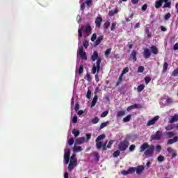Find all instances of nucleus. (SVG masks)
<instances>
[{
    "instance_id": "obj_1",
    "label": "nucleus",
    "mask_w": 178,
    "mask_h": 178,
    "mask_svg": "<svg viewBox=\"0 0 178 178\" xmlns=\"http://www.w3.org/2000/svg\"><path fill=\"white\" fill-rule=\"evenodd\" d=\"M91 60L92 62H96V65L93 64L92 67V74H95V73H99V70H101V62L102 59L101 57L98 56V51H94L92 55L91 56Z\"/></svg>"
},
{
    "instance_id": "obj_2",
    "label": "nucleus",
    "mask_w": 178,
    "mask_h": 178,
    "mask_svg": "<svg viewBox=\"0 0 178 178\" xmlns=\"http://www.w3.org/2000/svg\"><path fill=\"white\" fill-rule=\"evenodd\" d=\"M154 151H155V145H149L148 143H145L140 147V152H144V155L146 157L151 158L153 156Z\"/></svg>"
},
{
    "instance_id": "obj_3",
    "label": "nucleus",
    "mask_w": 178,
    "mask_h": 178,
    "mask_svg": "<svg viewBox=\"0 0 178 178\" xmlns=\"http://www.w3.org/2000/svg\"><path fill=\"white\" fill-rule=\"evenodd\" d=\"M83 31L86 33V35H90L91 32L92 31V28H91V25H83L78 29V40H81L83 37Z\"/></svg>"
},
{
    "instance_id": "obj_4",
    "label": "nucleus",
    "mask_w": 178,
    "mask_h": 178,
    "mask_svg": "<svg viewBox=\"0 0 178 178\" xmlns=\"http://www.w3.org/2000/svg\"><path fill=\"white\" fill-rule=\"evenodd\" d=\"M129 140H124L120 143L118 145V149L120 151H126L127 148H129Z\"/></svg>"
},
{
    "instance_id": "obj_5",
    "label": "nucleus",
    "mask_w": 178,
    "mask_h": 178,
    "mask_svg": "<svg viewBox=\"0 0 178 178\" xmlns=\"http://www.w3.org/2000/svg\"><path fill=\"white\" fill-rule=\"evenodd\" d=\"M152 140H159L162 138V132L161 131H157L155 134L151 136Z\"/></svg>"
},
{
    "instance_id": "obj_6",
    "label": "nucleus",
    "mask_w": 178,
    "mask_h": 178,
    "mask_svg": "<svg viewBox=\"0 0 178 178\" xmlns=\"http://www.w3.org/2000/svg\"><path fill=\"white\" fill-rule=\"evenodd\" d=\"M143 55L145 59H149V58H151L152 55L151 50L148 48H144Z\"/></svg>"
},
{
    "instance_id": "obj_7",
    "label": "nucleus",
    "mask_w": 178,
    "mask_h": 178,
    "mask_svg": "<svg viewBox=\"0 0 178 178\" xmlns=\"http://www.w3.org/2000/svg\"><path fill=\"white\" fill-rule=\"evenodd\" d=\"M76 166H77V160L70 161L68 165V170L72 172V170H73Z\"/></svg>"
},
{
    "instance_id": "obj_8",
    "label": "nucleus",
    "mask_w": 178,
    "mask_h": 178,
    "mask_svg": "<svg viewBox=\"0 0 178 178\" xmlns=\"http://www.w3.org/2000/svg\"><path fill=\"white\" fill-rule=\"evenodd\" d=\"M79 55L81 59H85V60H87V54L86 53V51H84V49H83V47H79Z\"/></svg>"
},
{
    "instance_id": "obj_9",
    "label": "nucleus",
    "mask_w": 178,
    "mask_h": 178,
    "mask_svg": "<svg viewBox=\"0 0 178 178\" xmlns=\"http://www.w3.org/2000/svg\"><path fill=\"white\" fill-rule=\"evenodd\" d=\"M158 120H159V116H155L154 118H152V120H149L147 123V126H152V124H155V123H156V122H158Z\"/></svg>"
},
{
    "instance_id": "obj_10",
    "label": "nucleus",
    "mask_w": 178,
    "mask_h": 178,
    "mask_svg": "<svg viewBox=\"0 0 178 178\" xmlns=\"http://www.w3.org/2000/svg\"><path fill=\"white\" fill-rule=\"evenodd\" d=\"M96 27L101 29V24H102V17H97L95 22Z\"/></svg>"
},
{
    "instance_id": "obj_11",
    "label": "nucleus",
    "mask_w": 178,
    "mask_h": 178,
    "mask_svg": "<svg viewBox=\"0 0 178 178\" xmlns=\"http://www.w3.org/2000/svg\"><path fill=\"white\" fill-rule=\"evenodd\" d=\"M129 60H134V62L137 61V51L135 50L132 51L130 54Z\"/></svg>"
},
{
    "instance_id": "obj_12",
    "label": "nucleus",
    "mask_w": 178,
    "mask_h": 178,
    "mask_svg": "<svg viewBox=\"0 0 178 178\" xmlns=\"http://www.w3.org/2000/svg\"><path fill=\"white\" fill-rule=\"evenodd\" d=\"M176 122H178V115H174L170 117L168 123H176Z\"/></svg>"
},
{
    "instance_id": "obj_13",
    "label": "nucleus",
    "mask_w": 178,
    "mask_h": 178,
    "mask_svg": "<svg viewBox=\"0 0 178 178\" xmlns=\"http://www.w3.org/2000/svg\"><path fill=\"white\" fill-rule=\"evenodd\" d=\"M85 141L86 137L78 138L76 139L75 144H76L77 145H80L81 144H83Z\"/></svg>"
},
{
    "instance_id": "obj_14",
    "label": "nucleus",
    "mask_w": 178,
    "mask_h": 178,
    "mask_svg": "<svg viewBox=\"0 0 178 178\" xmlns=\"http://www.w3.org/2000/svg\"><path fill=\"white\" fill-rule=\"evenodd\" d=\"M138 108H141L140 104H134L127 107V112H130V111L133 109H138Z\"/></svg>"
},
{
    "instance_id": "obj_15",
    "label": "nucleus",
    "mask_w": 178,
    "mask_h": 178,
    "mask_svg": "<svg viewBox=\"0 0 178 178\" xmlns=\"http://www.w3.org/2000/svg\"><path fill=\"white\" fill-rule=\"evenodd\" d=\"M104 41V35H100L97 38V40L95 42V47H97Z\"/></svg>"
},
{
    "instance_id": "obj_16",
    "label": "nucleus",
    "mask_w": 178,
    "mask_h": 178,
    "mask_svg": "<svg viewBox=\"0 0 178 178\" xmlns=\"http://www.w3.org/2000/svg\"><path fill=\"white\" fill-rule=\"evenodd\" d=\"M136 172L137 175H141L143 172H144V166L138 165L137 168H136Z\"/></svg>"
},
{
    "instance_id": "obj_17",
    "label": "nucleus",
    "mask_w": 178,
    "mask_h": 178,
    "mask_svg": "<svg viewBox=\"0 0 178 178\" xmlns=\"http://www.w3.org/2000/svg\"><path fill=\"white\" fill-rule=\"evenodd\" d=\"M178 136H175L172 139H169L167 142L168 145L175 144V143H177Z\"/></svg>"
},
{
    "instance_id": "obj_18",
    "label": "nucleus",
    "mask_w": 178,
    "mask_h": 178,
    "mask_svg": "<svg viewBox=\"0 0 178 178\" xmlns=\"http://www.w3.org/2000/svg\"><path fill=\"white\" fill-rule=\"evenodd\" d=\"M163 4V0H157L155 3V8L159 9L161 6Z\"/></svg>"
},
{
    "instance_id": "obj_19",
    "label": "nucleus",
    "mask_w": 178,
    "mask_h": 178,
    "mask_svg": "<svg viewBox=\"0 0 178 178\" xmlns=\"http://www.w3.org/2000/svg\"><path fill=\"white\" fill-rule=\"evenodd\" d=\"M151 49L154 55H157V54L159 52L156 46H154V45L152 46Z\"/></svg>"
},
{
    "instance_id": "obj_20",
    "label": "nucleus",
    "mask_w": 178,
    "mask_h": 178,
    "mask_svg": "<svg viewBox=\"0 0 178 178\" xmlns=\"http://www.w3.org/2000/svg\"><path fill=\"white\" fill-rule=\"evenodd\" d=\"M93 155L95 161H97V162H98V161H99V158H101V156H99V153H98V152H94Z\"/></svg>"
},
{
    "instance_id": "obj_21",
    "label": "nucleus",
    "mask_w": 178,
    "mask_h": 178,
    "mask_svg": "<svg viewBox=\"0 0 178 178\" xmlns=\"http://www.w3.org/2000/svg\"><path fill=\"white\" fill-rule=\"evenodd\" d=\"M97 101H98V96L95 95V97H93V99L92 101V103H91V108H92L95 105H96Z\"/></svg>"
},
{
    "instance_id": "obj_22",
    "label": "nucleus",
    "mask_w": 178,
    "mask_h": 178,
    "mask_svg": "<svg viewBox=\"0 0 178 178\" xmlns=\"http://www.w3.org/2000/svg\"><path fill=\"white\" fill-rule=\"evenodd\" d=\"M73 151L74 152H81V151H83V148L81 147V146H76L74 147Z\"/></svg>"
},
{
    "instance_id": "obj_23",
    "label": "nucleus",
    "mask_w": 178,
    "mask_h": 178,
    "mask_svg": "<svg viewBox=\"0 0 178 178\" xmlns=\"http://www.w3.org/2000/svg\"><path fill=\"white\" fill-rule=\"evenodd\" d=\"M145 88V85H144V84L139 85L137 87V91H138V92H141V91H143Z\"/></svg>"
},
{
    "instance_id": "obj_24",
    "label": "nucleus",
    "mask_w": 178,
    "mask_h": 178,
    "mask_svg": "<svg viewBox=\"0 0 178 178\" xmlns=\"http://www.w3.org/2000/svg\"><path fill=\"white\" fill-rule=\"evenodd\" d=\"M126 115V111H120L117 112V116L118 118H120L122 116H124Z\"/></svg>"
},
{
    "instance_id": "obj_25",
    "label": "nucleus",
    "mask_w": 178,
    "mask_h": 178,
    "mask_svg": "<svg viewBox=\"0 0 178 178\" xmlns=\"http://www.w3.org/2000/svg\"><path fill=\"white\" fill-rule=\"evenodd\" d=\"M164 2L165 3L163 5V8H168L169 9H170L172 3L169 1H164Z\"/></svg>"
},
{
    "instance_id": "obj_26",
    "label": "nucleus",
    "mask_w": 178,
    "mask_h": 178,
    "mask_svg": "<svg viewBox=\"0 0 178 178\" xmlns=\"http://www.w3.org/2000/svg\"><path fill=\"white\" fill-rule=\"evenodd\" d=\"M131 120V115H128L127 117L123 118L122 122L126 123L127 122H130Z\"/></svg>"
},
{
    "instance_id": "obj_27",
    "label": "nucleus",
    "mask_w": 178,
    "mask_h": 178,
    "mask_svg": "<svg viewBox=\"0 0 178 178\" xmlns=\"http://www.w3.org/2000/svg\"><path fill=\"white\" fill-rule=\"evenodd\" d=\"M169 66V64H168L166 62L163 63V73H165L166 70H168V67Z\"/></svg>"
},
{
    "instance_id": "obj_28",
    "label": "nucleus",
    "mask_w": 178,
    "mask_h": 178,
    "mask_svg": "<svg viewBox=\"0 0 178 178\" xmlns=\"http://www.w3.org/2000/svg\"><path fill=\"white\" fill-rule=\"evenodd\" d=\"M118 10H111L108 12V16H113L118 13Z\"/></svg>"
},
{
    "instance_id": "obj_29",
    "label": "nucleus",
    "mask_w": 178,
    "mask_h": 178,
    "mask_svg": "<svg viewBox=\"0 0 178 178\" xmlns=\"http://www.w3.org/2000/svg\"><path fill=\"white\" fill-rule=\"evenodd\" d=\"M165 135L168 137V138H172L174 136H176V134L174 132H166Z\"/></svg>"
},
{
    "instance_id": "obj_30",
    "label": "nucleus",
    "mask_w": 178,
    "mask_h": 178,
    "mask_svg": "<svg viewBox=\"0 0 178 178\" xmlns=\"http://www.w3.org/2000/svg\"><path fill=\"white\" fill-rule=\"evenodd\" d=\"M105 137H106L105 134H102L96 138L95 141L96 142L101 141V140H104Z\"/></svg>"
},
{
    "instance_id": "obj_31",
    "label": "nucleus",
    "mask_w": 178,
    "mask_h": 178,
    "mask_svg": "<svg viewBox=\"0 0 178 178\" xmlns=\"http://www.w3.org/2000/svg\"><path fill=\"white\" fill-rule=\"evenodd\" d=\"M103 143L101 141L96 142V147L97 149H101Z\"/></svg>"
},
{
    "instance_id": "obj_32",
    "label": "nucleus",
    "mask_w": 178,
    "mask_h": 178,
    "mask_svg": "<svg viewBox=\"0 0 178 178\" xmlns=\"http://www.w3.org/2000/svg\"><path fill=\"white\" fill-rule=\"evenodd\" d=\"M110 26H111V22H109V21H106L104 24V30H108Z\"/></svg>"
},
{
    "instance_id": "obj_33",
    "label": "nucleus",
    "mask_w": 178,
    "mask_h": 178,
    "mask_svg": "<svg viewBox=\"0 0 178 178\" xmlns=\"http://www.w3.org/2000/svg\"><path fill=\"white\" fill-rule=\"evenodd\" d=\"M72 134H74V137H79V136H80V131L79 130L73 129Z\"/></svg>"
},
{
    "instance_id": "obj_34",
    "label": "nucleus",
    "mask_w": 178,
    "mask_h": 178,
    "mask_svg": "<svg viewBox=\"0 0 178 178\" xmlns=\"http://www.w3.org/2000/svg\"><path fill=\"white\" fill-rule=\"evenodd\" d=\"M111 51H112V48L107 49L104 53L105 56H106V58H108V56H109V54H111Z\"/></svg>"
},
{
    "instance_id": "obj_35",
    "label": "nucleus",
    "mask_w": 178,
    "mask_h": 178,
    "mask_svg": "<svg viewBox=\"0 0 178 178\" xmlns=\"http://www.w3.org/2000/svg\"><path fill=\"white\" fill-rule=\"evenodd\" d=\"M109 124V122L106 121V122H103L100 125V130H102V129H104V127H106V126H108Z\"/></svg>"
},
{
    "instance_id": "obj_36",
    "label": "nucleus",
    "mask_w": 178,
    "mask_h": 178,
    "mask_svg": "<svg viewBox=\"0 0 178 178\" xmlns=\"http://www.w3.org/2000/svg\"><path fill=\"white\" fill-rule=\"evenodd\" d=\"M83 72H84V67H83V65H81L79 68L78 69V74H83Z\"/></svg>"
},
{
    "instance_id": "obj_37",
    "label": "nucleus",
    "mask_w": 178,
    "mask_h": 178,
    "mask_svg": "<svg viewBox=\"0 0 178 178\" xmlns=\"http://www.w3.org/2000/svg\"><path fill=\"white\" fill-rule=\"evenodd\" d=\"M64 156H69L70 157V149H65V154Z\"/></svg>"
},
{
    "instance_id": "obj_38",
    "label": "nucleus",
    "mask_w": 178,
    "mask_h": 178,
    "mask_svg": "<svg viewBox=\"0 0 178 178\" xmlns=\"http://www.w3.org/2000/svg\"><path fill=\"white\" fill-rule=\"evenodd\" d=\"M145 34H147V38H151L152 35L151 33H149V29L145 28Z\"/></svg>"
},
{
    "instance_id": "obj_39",
    "label": "nucleus",
    "mask_w": 178,
    "mask_h": 178,
    "mask_svg": "<svg viewBox=\"0 0 178 178\" xmlns=\"http://www.w3.org/2000/svg\"><path fill=\"white\" fill-rule=\"evenodd\" d=\"M107 144H108V140H106L104 143H103L102 145V151H106V148H107L106 145Z\"/></svg>"
},
{
    "instance_id": "obj_40",
    "label": "nucleus",
    "mask_w": 178,
    "mask_h": 178,
    "mask_svg": "<svg viewBox=\"0 0 178 178\" xmlns=\"http://www.w3.org/2000/svg\"><path fill=\"white\" fill-rule=\"evenodd\" d=\"M98 122H99V118H98V117H95L92 120V123L93 124H97V123H98Z\"/></svg>"
},
{
    "instance_id": "obj_41",
    "label": "nucleus",
    "mask_w": 178,
    "mask_h": 178,
    "mask_svg": "<svg viewBox=\"0 0 178 178\" xmlns=\"http://www.w3.org/2000/svg\"><path fill=\"white\" fill-rule=\"evenodd\" d=\"M119 155H120V151H119V150L114 152L113 154V156L114 158H118V156H119Z\"/></svg>"
},
{
    "instance_id": "obj_42",
    "label": "nucleus",
    "mask_w": 178,
    "mask_h": 178,
    "mask_svg": "<svg viewBox=\"0 0 178 178\" xmlns=\"http://www.w3.org/2000/svg\"><path fill=\"white\" fill-rule=\"evenodd\" d=\"M145 84H149V83L151 82V77L149 76L145 77Z\"/></svg>"
},
{
    "instance_id": "obj_43",
    "label": "nucleus",
    "mask_w": 178,
    "mask_h": 178,
    "mask_svg": "<svg viewBox=\"0 0 178 178\" xmlns=\"http://www.w3.org/2000/svg\"><path fill=\"white\" fill-rule=\"evenodd\" d=\"M173 129H175V127L172 124H169L165 127V130H167V131L173 130Z\"/></svg>"
},
{
    "instance_id": "obj_44",
    "label": "nucleus",
    "mask_w": 178,
    "mask_h": 178,
    "mask_svg": "<svg viewBox=\"0 0 178 178\" xmlns=\"http://www.w3.org/2000/svg\"><path fill=\"white\" fill-rule=\"evenodd\" d=\"M172 17V15L170 13H168L165 16H164V20H169L170 17Z\"/></svg>"
},
{
    "instance_id": "obj_45",
    "label": "nucleus",
    "mask_w": 178,
    "mask_h": 178,
    "mask_svg": "<svg viewBox=\"0 0 178 178\" xmlns=\"http://www.w3.org/2000/svg\"><path fill=\"white\" fill-rule=\"evenodd\" d=\"M83 45L84 48L87 49V48H88V45H90V44L88 43V40H84Z\"/></svg>"
},
{
    "instance_id": "obj_46",
    "label": "nucleus",
    "mask_w": 178,
    "mask_h": 178,
    "mask_svg": "<svg viewBox=\"0 0 178 178\" xmlns=\"http://www.w3.org/2000/svg\"><path fill=\"white\" fill-rule=\"evenodd\" d=\"M69 161H70V157L64 156V162L66 165L69 164Z\"/></svg>"
},
{
    "instance_id": "obj_47",
    "label": "nucleus",
    "mask_w": 178,
    "mask_h": 178,
    "mask_svg": "<svg viewBox=\"0 0 178 178\" xmlns=\"http://www.w3.org/2000/svg\"><path fill=\"white\" fill-rule=\"evenodd\" d=\"M164 160H165V157H163V156H162V155L159 156L157 158V161L159 162H163Z\"/></svg>"
},
{
    "instance_id": "obj_48",
    "label": "nucleus",
    "mask_w": 178,
    "mask_h": 178,
    "mask_svg": "<svg viewBox=\"0 0 178 178\" xmlns=\"http://www.w3.org/2000/svg\"><path fill=\"white\" fill-rule=\"evenodd\" d=\"M86 98H88V99H91V90L90 89L87 92Z\"/></svg>"
},
{
    "instance_id": "obj_49",
    "label": "nucleus",
    "mask_w": 178,
    "mask_h": 178,
    "mask_svg": "<svg viewBox=\"0 0 178 178\" xmlns=\"http://www.w3.org/2000/svg\"><path fill=\"white\" fill-rule=\"evenodd\" d=\"M128 171L129 174L134 173V172H136V168L135 167L129 168Z\"/></svg>"
},
{
    "instance_id": "obj_50",
    "label": "nucleus",
    "mask_w": 178,
    "mask_h": 178,
    "mask_svg": "<svg viewBox=\"0 0 178 178\" xmlns=\"http://www.w3.org/2000/svg\"><path fill=\"white\" fill-rule=\"evenodd\" d=\"M126 73H129V67H125V68L123 69V70L122 72V76L126 74Z\"/></svg>"
},
{
    "instance_id": "obj_51",
    "label": "nucleus",
    "mask_w": 178,
    "mask_h": 178,
    "mask_svg": "<svg viewBox=\"0 0 178 178\" xmlns=\"http://www.w3.org/2000/svg\"><path fill=\"white\" fill-rule=\"evenodd\" d=\"M116 29V22H113L111 24V31H113Z\"/></svg>"
},
{
    "instance_id": "obj_52",
    "label": "nucleus",
    "mask_w": 178,
    "mask_h": 178,
    "mask_svg": "<svg viewBox=\"0 0 178 178\" xmlns=\"http://www.w3.org/2000/svg\"><path fill=\"white\" fill-rule=\"evenodd\" d=\"M91 41L94 42L97 40V33H93L90 38Z\"/></svg>"
},
{
    "instance_id": "obj_53",
    "label": "nucleus",
    "mask_w": 178,
    "mask_h": 178,
    "mask_svg": "<svg viewBox=\"0 0 178 178\" xmlns=\"http://www.w3.org/2000/svg\"><path fill=\"white\" fill-rule=\"evenodd\" d=\"M73 144H74V140L73 139V138H71L68 140V145H73Z\"/></svg>"
},
{
    "instance_id": "obj_54",
    "label": "nucleus",
    "mask_w": 178,
    "mask_h": 178,
    "mask_svg": "<svg viewBox=\"0 0 178 178\" xmlns=\"http://www.w3.org/2000/svg\"><path fill=\"white\" fill-rule=\"evenodd\" d=\"M143 72H144V67L139 66L138 68V73H143Z\"/></svg>"
},
{
    "instance_id": "obj_55",
    "label": "nucleus",
    "mask_w": 178,
    "mask_h": 178,
    "mask_svg": "<svg viewBox=\"0 0 178 178\" xmlns=\"http://www.w3.org/2000/svg\"><path fill=\"white\" fill-rule=\"evenodd\" d=\"M108 113H109V112L108 111H104L101 114V118H105L106 116H108Z\"/></svg>"
},
{
    "instance_id": "obj_56",
    "label": "nucleus",
    "mask_w": 178,
    "mask_h": 178,
    "mask_svg": "<svg viewBox=\"0 0 178 178\" xmlns=\"http://www.w3.org/2000/svg\"><path fill=\"white\" fill-rule=\"evenodd\" d=\"M113 140H110L107 145V148H112V145L113 144Z\"/></svg>"
},
{
    "instance_id": "obj_57",
    "label": "nucleus",
    "mask_w": 178,
    "mask_h": 178,
    "mask_svg": "<svg viewBox=\"0 0 178 178\" xmlns=\"http://www.w3.org/2000/svg\"><path fill=\"white\" fill-rule=\"evenodd\" d=\"M136 149V145H131L129 147V151L130 152H133Z\"/></svg>"
},
{
    "instance_id": "obj_58",
    "label": "nucleus",
    "mask_w": 178,
    "mask_h": 178,
    "mask_svg": "<svg viewBox=\"0 0 178 178\" xmlns=\"http://www.w3.org/2000/svg\"><path fill=\"white\" fill-rule=\"evenodd\" d=\"M74 109L76 112H79V110L80 109V104L79 103L75 104Z\"/></svg>"
},
{
    "instance_id": "obj_59",
    "label": "nucleus",
    "mask_w": 178,
    "mask_h": 178,
    "mask_svg": "<svg viewBox=\"0 0 178 178\" xmlns=\"http://www.w3.org/2000/svg\"><path fill=\"white\" fill-rule=\"evenodd\" d=\"M162 150V147L159 145H158L156 147V151L157 152H161V151Z\"/></svg>"
},
{
    "instance_id": "obj_60",
    "label": "nucleus",
    "mask_w": 178,
    "mask_h": 178,
    "mask_svg": "<svg viewBox=\"0 0 178 178\" xmlns=\"http://www.w3.org/2000/svg\"><path fill=\"white\" fill-rule=\"evenodd\" d=\"M70 161H77V159H76V154L74 153L71 156Z\"/></svg>"
},
{
    "instance_id": "obj_61",
    "label": "nucleus",
    "mask_w": 178,
    "mask_h": 178,
    "mask_svg": "<svg viewBox=\"0 0 178 178\" xmlns=\"http://www.w3.org/2000/svg\"><path fill=\"white\" fill-rule=\"evenodd\" d=\"M86 5H88V6H91V5L92 4V0H86Z\"/></svg>"
},
{
    "instance_id": "obj_62",
    "label": "nucleus",
    "mask_w": 178,
    "mask_h": 178,
    "mask_svg": "<svg viewBox=\"0 0 178 178\" xmlns=\"http://www.w3.org/2000/svg\"><path fill=\"white\" fill-rule=\"evenodd\" d=\"M147 8H148V5L147 4H144L143 6H142V11L143 12H145V10H147Z\"/></svg>"
},
{
    "instance_id": "obj_63",
    "label": "nucleus",
    "mask_w": 178,
    "mask_h": 178,
    "mask_svg": "<svg viewBox=\"0 0 178 178\" xmlns=\"http://www.w3.org/2000/svg\"><path fill=\"white\" fill-rule=\"evenodd\" d=\"M72 123H77V116H74L72 118Z\"/></svg>"
},
{
    "instance_id": "obj_64",
    "label": "nucleus",
    "mask_w": 178,
    "mask_h": 178,
    "mask_svg": "<svg viewBox=\"0 0 178 178\" xmlns=\"http://www.w3.org/2000/svg\"><path fill=\"white\" fill-rule=\"evenodd\" d=\"M173 49H174L175 51H177V49H178V43H175V44H174Z\"/></svg>"
}]
</instances>
